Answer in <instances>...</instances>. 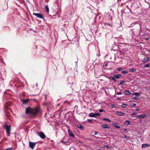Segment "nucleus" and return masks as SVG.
Returning <instances> with one entry per match:
<instances>
[{"instance_id": "1", "label": "nucleus", "mask_w": 150, "mask_h": 150, "mask_svg": "<svg viewBox=\"0 0 150 150\" xmlns=\"http://www.w3.org/2000/svg\"><path fill=\"white\" fill-rule=\"evenodd\" d=\"M39 110V108H31L30 107H28L26 109L25 112L27 114H30L35 115L38 113Z\"/></svg>"}, {"instance_id": "2", "label": "nucleus", "mask_w": 150, "mask_h": 150, "mask_svg": "<svg viewBox=\"0 0 150 150\" xmlns=\"http://www.w3.org/2000/svg\"><path fill=\"white\" fill-rule=\"evenodd\" d=\"M4 128L5 129L7 133V135L10 136L11 133V126L10 124L5 123L3 125Z\"/></svg>"}, {"instance_id": "3", "label": "nucleus", "mask_w": 150, "mask_h": 150, "mask_svg": "<svg viewBox=\"0 0 150 150\" xmlns=\"http://www.w3.org/2000/svg\"><path fill=\"white\" fill-rule=\"evenodd\" d=\"M37 134L42 139H44L46 138L45 135L42 132H37Z\"/></svg>"}, {"instance_id": "4", "label": "nucleus", "mask_w": 150, "mask_h": 150, "mask_svg": "<svg viewBox=\"0 0 150 150\" xmlns=\"http://www.w3.org/2000/svg\"><path fill=\"white\" fill-rule=\"evenodd\" d=\"M33 14L38 18H43V15L40 13H33Z\"/></svg>"}, {"instance_id": "5", "label": "nucleus", "mask_w": 150, "mask_h": 150, "mask_svg": "<svg viewBox=\"0 0 150 150\" xmlns=\"http://www.w3.org/2000/svg\"><path fill=\"white\" fill-rule=\"evenodd\" d=\"M36 143L35 142H30L29 143L30 147L32 149H33Z\"/></svg>"}, {"instance_id": "6", "label": "nucleus", "mask_w": 150, "mask_h": 150, "mask_svg": "<svg viewBox=\"0 0 150 150\" xmlns=\"http://www.w3.org/2000/svg\"><path fill=\"white\" fill-rule=\"evenodd\" d=\"M65 137H64L63 139L61 140V142L62 143L66 144V145H69V142L68 141H65Z\"/></svg>"}, {"instance_id": "7", "label": "nucleus", "mask_w": 150, "mask_h": 150, "mask_svg": "<svg viewBox=\"0 0 150 150\" xmlns=\"http://www.w3.org/2000/svg\"><path fill=\"white\" fill-rule=\"evenodd\" d=\"M146 116L145 114L140 115H138L136 116V117L138 118H144Z\"/></svg>"}, {"instance_id": "8", "label": "nucleus", "mask_w": 150, "mask_h": 150, "mask_svg": "<svg viewBox=\"0 0 150 150\" xmlns=\"http://www.w3.org/2000/svg\"><path fill=\"white\" fill-rule=\"evenodd\" d=\"M68 133L69 136L72 137H74V135L72 133V132L70 130H68Z\"/></svg>"}, {"instance_id": "9", "label": "nucleus", "mask_w": 150, "mask_h": 150, "mask_svg": "<svg viewBox=\"0 0 150 150\" xmlns=\"http://www.w3.org/2000/svg\"><path fill=\"white\" fill-rule=\"evenodd\" d=\"M121 74H115L114 75V77L115 78L118 79L121 76Z\"/></svg>"}, {"instance_id": "10", "label": "nucleus", "mask_w": 150, "mask_h": 150, "mask_svg": "<svg viewBox=\"0 0 150 150\" xmlns=\"http://www.w3.org/2000/svg\"><path fill=\"white\" fill-rule=\"evenodd\" d=\"M116 114L118 116H124L125 114L124 112H117L116 113Z\"/></svg>"}, {"instance_id": "11", "label": "nucleus", "mask_w": 150, "mask_h": 150, "mask_svg": "<svg viewBox=\"0 0 150 150\" xmlns=\"http://www.w3.org/2000/svg\"><path fill=\"white\" fill-rule=\"evenodd\" d=\"M124 93L125 94L127 95H129L132 94L131 93H130L129 91L127 90L125 91Z\"/></svg>"}, {"instance_id": "12", "label": "nucleus", "mask_w": 150, "mask_h": 150, "mask_svg": "<svg viewBox=\"0 0 150 150\" xmlns=\"http://www.w3.org/2000/svg\"><path fill=\"white\" fill-rule=\"evenodd\" d=\"M149 145L147 144H143L142 145V147L143 148H145L147 147H149Z\"/></svg>"}, {"instance_id": "13", "label": "nucleus", "mask_w": 150, "mask_h": 150, "mask_svg": "<svg viewBox=\"0 0 150 150\" xmlns=\"http://www.w3.org/2000/svg\"><path fill=\"white\" fill-rule=\"evenodd\" d=\"M101 126L103 127V128L104 129H107L109 128V127H108V126L107 125L104 124L101 125Z\"/></svg>"}, {"instance_id": "14", "label": "nucleus", "mask_w": 150, "mask_h": 150, "mask_svg": "<svg viewBox=\"0 0 150 150\" xmlns=\"http://www.w3.org/2000/svg\"><path fill=\"white\" fill-rule=\"evenodd\" d=\"M89 116L91 117H95V114L93 113H91L89 114Z\"/></svg>"}, {"instance_id": "15", "label": "nucleus", "mask_w": 150, "mask_h": 150, "mask_svg": "<svg viewBox=\"0 0 150 150\" xmlns=\"http://www.w3.org/2000/svg\"><path fill=\"white\" fill-rule=\"evenodd\" d=\"M29 101L28 99H25L24 100H23V104H26Z\"/></svg>"}, {"instance_id": "16", "label": "nucleus", "mask_w": 150, "mask_h": 150, "mask_svg": "<svg viewBox=\"0 0 150 150\" xmlns=\"http://www.w3.org/2000/svg\"><path fill=\"white\" fill-rule=\"evenodd\" d=\"M78 127L79 128H80L81 130H83V126L81 125H78Z\"/></svg>"}, {"instance_id": "17", "label": "nucleus", "mask_w": 150, "mask_h": 150, "mask_svg": "<svg viewBox=\"0 0 150 150\" xmlns=\"http://www.w3.org/2000/svg\"><path fill=\"white\" fill-rule=\"evenodd\" d=\"M103 120H105V121H107L108 122H111V120H109V119H108V118H103Z\"/></svg>"}, {"instance_id": "18", "label": "nucleus", "mask_w": 150, "mask_h": 150, "mask_svg": "<svg viewBox=\"0 0 150 150\" xmlns=\"http://www.w3.org/2000/svg\"><path fill=\"white\" fill-rule=\"evenodd\" d=\"M112 125L113 126L117 128H120V126L117 125L115 123H113Z\"/></svg>"}, {"instance_id": "19", "label": "nucleus", "mask_w": 150, "mask_h": 150, "mask_svg": "<svg viewBox=\"0 0 150 150\" xmlns=\"http://www.w3.org/2000/svg\"><path fill=\"white\" fill-rule=\"evenodd\" d=\"M125 124H126V125H129V124H130V122L128 120H126L125 122Z\"/></svg>"}, {"instance_id": "20", "label": "nucleus", "mask_w": 150, "mask_h": 150, "mask_svg": "<svg viewBox=\"0 0 150 150\" xmlns=\"http://www.w3.org/2000/svg\"><path fill=\"white\" fill-rule=\"evenodd\" d=\"M46 10L48 13H49V10L48 6L47 5L45 6Z\"/></svg>"}, {"instance_id": "21", "label": "nucleus", "mask_w": 150, "mask_h": 150, "mask_svg": "<svg viewBox=\"0 0 150 150\" xmlns=\"http://www.w3.org/2000/svg\"><path fill=\"white\" fill-rule=\"evenodd\" d=\"M144 59L145 60V61L147 62L149 60V59L148 57H145Z\"/></svg>"}, {"instance_id": "22", "label": "nucleus", "mask_w": 150, "mask_h": 150, "mask_svg": "<svg viewBox=\"0 0 150 150\" xmlns=\"http://www.w3.org/2000/svg\"><path fill=\"white\" fill-rule=\"evenodd\" d=\"M134 95H136L137 96H139L140 95V93H135L133 94Z\"/></svg>"}, {"instance_id": "23", "label": "nucleus", "mask_w": 150, "mask_h": 150, "mask_svg": "<svg viewBox=\"0 0 150 150\" xmlns=\"http://www.w3.org/2000/svg\"><path fill=\"white\" fill-rule=\"evenodd\" d=\"M105 26H112L109 23H105Z\"/></svg>"}, {"instance_id": "24", "label": "nucleus", "mask_w": 150, "mask_h": 150, "mask_svg": "<svg viewBox=\"0 0 150 150\" xmlns=\"http://www.w3.org/2000/svg\"><path fill=\"white\" fill-rule=\"evenodd\" d=\"M150 66V64H147L146 65H145L144 66V67L147 68Z\"/></svg>"}, {"instance_id": "25", "label": "nucleus", "mask_w": 150, "mask_h": 150, "mask_svg": "<svg viewBox=\"0 0 150 150\" xmlns=\"http://www.w3.org/2000/svg\"><path fill=\"white\" fill-rule=\"evenodd\" d=\"M125 81H121V82H120V85H122L123 84V83H125Z\"/></svg>"}, {"instance_id": "26", "label": "nucleus", "mask_w": 150, "mask_h": 150, "mask_svg": "<svg viewBox=\"0 0 150 150\" xmlns=\"http://www.w3.org/2000/svg\"><path fill=\"white\" fill-rule=\"evenodd\" d=\"M11 105V103H6V106H10Z\"/></svg>"}, {"instance_id": "27", "label": "nucleus", "mask_w": 150, "mask_h": 150, "mask_svg": "<svg viewBox=\"0 0 150 150\" xmlns=\"http://www.w3.org/2000/svg\"><path fill=\"white\" fill-rule=\"evenodd\" d=\"M122 73L123 74H126L127 73V71L125 70H124L122 71Z\"/></svg>"}, {"instance_id": "28", "label": "nucleus", "mask_w": 150, "mask_h": 150, "mask_svg": "<svg viewBox=\"0 0 150 150\" xmlns=\"http://www.w3.org/2000/svg\"><path fill=\"white\" fill-rule=\"evenodd\" d=\"M136 70V69H130V71L132 72H134Z\"/></svg>"}, {"instance_id": "29", "label": "nucleus", "mask_w": 150, "mask_h": 150, "mask_svg": "<svg viewBox=\"0 0 150 150\" xmlns=\"http://www.w3.org/2000/svg\"><path fill=\"white\" fill-rule=\"evenodd\" d=\"M95 114V117H96V116H100V114L99 113H94Z\"/></svg>"}, {"instance_id": "30", "label": "nucleus", "mask_w": 150, "mask_h": 150, "mask_svg": "<svg viewBox=\"0 0 150 150\" xmlns=\"http://www.w3.org/2000/svg\"><path fill=\"white\" fill-rule=\"evenodd\" d=\"M122 27H120L117 28V30L119 31H121V30H122Z\"/></svg>"}, {"instance_id": "31", "label": "nucleus", "mask_w": 150, "mask_h": 150, "mask_svg": "<svg viewBox=\"0 0 150 150\" xmlns=\"http://www.w3.org/2000/svg\"><path fill=\"white\" fill-rule=\"evenodd\" d=\"M126 106V104H122V107L123 108H125Z\"/></svg>"}, {"instance_id": "32", "label": "nucleus", "mask_w": 150, "mask_h": 150, "mask_svg": "<svg viewBox=\"0 0 150 150\" xmlns=\"http://www.w3.org/2000/svg\"><path fill=\"white\" fill-rule=\"evenodd\" d=\"M139 99V97H135L133 98V99L134 100H138Z\"/></svg>"}, {"instance_id": "33", "label": "nucleus", "mask_w": 150, "mask_h": 150, "mask_svg": "<svg viewBox=\"0 0 150 150\" xmlns=\"http://www.w3.org/2000/svg\"><path fill=\"white\" fill-rule=\"evenodd\" d=\"M122 70V68H119L117 69V70L119 71H121Z\"/></svg>"}, {"instance_id": "34", "label": "nucleus", "mask_w": 150, "mask_h": 150, "mask_svg": "<svg viewBox=\"0 0 150 150\" xmlns=\"http://www.w3.org/2000/svg\"><path fill=\"white\" fill-rule=\"evenodd\" d=\"M136 105V104L134 103H131V105L132 106H135Z\"/></svg>"}, {"instance_id": "35", "label": "nucleus", "mask_w": 150, "mask_h": 150, "mask_svg": "<svg viewBox=\"0 0 150 150\" xmlns=\"http://www.w3.org/2000/svg\"><path fill=\"white\" fill-rule=\"evenodd\" d=\"M122 94V93L121 92H117V95H121Z\"/></svg>"}, {"instance_id": "36", "label": "nucleus", "mask_w": 150, "mask_h": 150, "mask_svg": "<svg viewBox=\"0 0 150 150\" xmlns=\"http://www.w3.org/2000/svg\"><path fill=\"white\" fill-rule=\"evenodd\" d=\"M99 112H103L104 111V110L103 109H100V110H99Z\"/></svg>"}, {"instance_id": "37", "label": "nucleus", "mask_w": 150, "mask_h": 150, "mask_svg": "<svg viewBox=\"0 0 150 150\" xmlns=\"http://www.w3.org/2000/svg\"><path fill=\"white\" fill-rule=\"evenodd\" d=\"M5 150H12V149L11 148H9L7 149H6Z\"/></svg>"}, {"instance_id": "38", "label": "nucleus", "mask_w": 150, "mask_h": 150, "mask_svg": "<svg viewBox=\"0 0 150 150\" xmlns=\"http://www.w3.org/2000/svg\"><path fill=\"white\" fill-rule=\"evenodd\" d=\"M110 78L111 79L113 80V79L114 78V76L113 77L112 76H111L110 77Z\"/></svg>"}, {"instance_id": "39", "label": "nucleus", "mask_w": 150, "mask_h": 150, "mask_svg": "<svg viewBox=\"0 0 150 150\" xmlns=\"http://www.w3.org/2000/svg\"><path fill=\"white\" fill-rule=\"evenodd\" d=\"M137 114L135 112H133L132 114L131 115H136Z\"/></svg>"}, {"instance_id": "40", "label": "nucleus", "mask_w": 150, "mask_h": 150, "mask_svg": "<svg viewBox=\"0 0 150 150\" xmlns=\"http://www.w3.org/2000/svg\"><path fill=\"white\" fill-rule=\"evenodd\" d=\"M128 137L126 136V135H125L124 137V138L126 139H128Z\"/></svg>"}, {"instance_id": "41", "label": "nucleus", "mask_w": 150, "mask_h": 150, "mask_svg": "<svg viewBox=\"0 0 150 150\" xmlns=\"http://www.w3.org/2000/svg\"><path fill=\"white\" fill-rule=\"evenodd\" d=\"M88 120L89 122H91L92 121L91 120L89 119H88Z\"/></svg>"}, {"instance_id": "42", "label": "nucleus", "mask_w": 150, "mask_h": 150, "mask_svg": "<svg viewBox=\"0 0 150 150\" xmlns=\"http://www.w3.org/2000/svg\"><path fill=\"white\" fill-rule=\"evenodd\" d=\"M113 80L115 82H116L117 81V80L115 78H114Z\"/></svg>"}, {"instance_id": "43", "label": "nucleus", "mask_w": 150, "mask_h": 150, "mask_svg": "<svg viewBox=\"0 0 150 150\" xmlns=\"http://www.w3.org/2000/svg\"><path fill=\"white\" fill-rule=\"evenodd\" d=\"M105 147H106L107 148H109V147L107 145H105Z\"/></svg>"}, {"instance_id": "44", "label": "nucleus", "mask_w": 150, "mask_h": 150, "mask_svg": "<svg viewBox=\"0 0 150 150\" xmlns=\"http://www.w3.org/2000/svg\"><path fill=\"white\" fill-rule=\"evenodd\" d=\"M97 133H98L97 132H94V135H96L97 134Z\"/></svg>"}, {"instance_id": "45", "label": "nucleus", "mask_w": 150, "mask_h": 150, "mask_svg": "<svg viewBox=\"0 0 150 150\" xmlns=\"http://www.w3.org/2000/svg\"><path fill=\"white\" fill-rule=\"evenodd\" d=\"M140 110L139 109L137 108L136 109V110L137 111H138Z\"/></svg>"}, {"instance_id": "46", "label": "nucleus", "mask_w": 150, "mask_h": 150, "mask_svg": "<svg viewBox=\"0 0 150 150\" xmlns=\"http://www.w3.org/2000/svg\"><path fill=\"white\" fill-rule=\"evenodd\" d=\"M79 142L81 143H83L82 142L81 140L79 141Z\"/></svg>"}, {"instance_id": "47", "label": "nucleus", "mask_w": 150, "mask_h": 150, "mask_svg": "<svg viewBox=\"0 0 150 150\" xmlns=\"http://www.w3.org/2000/svg\"><path fill=\"white\" fill-rule=\"evenodd\" d=\"M142 62H143V63L144 64H145V63H146L145 61V60H144V61H143Z\"/></svg>"}, {"instance_id": "48", "label": "nucleus", "mask_w": 150, "mask_h": 150, "mask_svg": "<svg viewBox=\"0 0 150 150\" xmlns=\"http://www.w3.org/2000/svg\"><path fill=\"white\" fill-rule=\"evenodd\" d=\"M146 40H149V38H146Z\"/></svg>"}, {"instance_id": "49", "label": "nucleus", "mask_w": 150, "mask_h": 150, "mask_svg": "<svg viewBox=\"0 0 150 150\" xmlns=\"http://www.w3.org/2000/svg\"><path fill=\"white\" fill-rule=\"evenodd\" d=\"M126 131H127V129H124V131L125 132H126Z\"/></svg>"}, {"instance_id": "50", "label": "nucleus", "mask_w": 150, "mask_h": 150, "mask_svg": "<svg viewBox=\"0 0 150 150\" xmlns=\"http://www.w3.org/2000/svg\"><path fill=\"white\" fill-rule=\"evenodd\" d=\"M117 99L118 100H120V98H117Z\"/></svg>"}, {"instance_id": "51", "label": "nucleus", "mask_w": 150, "mask_h": 150, "mask_svg": "<svg viewBox=\"0 0 150 150\" xmlns=\"http://www.w3.org/2000/svg\"><path fill=\"white\" fill-rule=\"evenodd\" d=\"M38 86V84L37 83V84H36V86Z\"/></svg>"}, {"instance_id": "52", "label": "nucleus", "mask_w": 150, "mask_h": 150, "mask_svg": "<svg viewBox=\"0 0 150 150\" xmlns=\"http://www.w3.org/2000/svg\"><path fill=\"white\" fill-rule=\"evenodd\" d=\"M10 85L11 86H12V85L11 84H10Z\"/></svg>"}, {"instance_id": "53", "label": "nucleus", "mask_w": 150, "mask_h": 150, "mask_svg": "<svg viewBox=\"0 0 150 150\" xmlns=\"http://www.w3.org/2000/svg\"><path fill=\"white\" fill-rule=\"evenodd\" d=\"M4 139H6V138H4Z\"/></svg>"}, {"instance_id": "54", "label": "nucleus", "mask_w": 150, "mask_h": 150, "mask_svg": "<svg viewBox=\"0 0 150 150\" xmlns=\"http://www.w3.org/2000/svg\"><path fill=\"white\" fill-rule=\"evenodd\" d=\"M149 52H150V50H149Z\"/></svg>"}, {"instance_id": "55", "label": "nucleus", "mask_w": 150, "mask_h": 150, "mask_svg": "<svg viewBox=\"0 0 150 150\" xmlns=\"http://www.w3.org/2000/svg\"><path fill=\"white\" fill-rule=\"evenodd\" d=\"M97 150H101L100 149H98Z\"/></svg>"}]
</instances>
